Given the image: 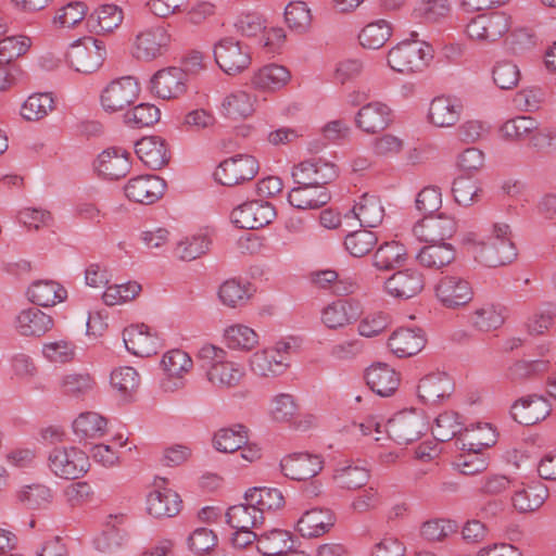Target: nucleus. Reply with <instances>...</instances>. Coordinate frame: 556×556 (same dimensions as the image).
Here are the masks:
<instances>
[{"label":"nucleus","mask_w":556,"mask_h":556,"mask_svg":"<svg viewBox=\"0 0 556 556\" xmlns=\"http://www.w3.org/2000/svg\"><path fill=\"white\" fill-rule=\"evenodd\" d=\"M214 59L229 76L242 74L252 64L250 47L235 37H224L214 45Z\"/></svg>","instance_id":"5"},{"label":"nucleus","mask_w":556,"mask_h":556,"mask_svg":"<svg viewBox=\"0 0 556 556\" xmlns=\"http://www.w3.org/2000/svg\"><path fill=\"white\" fill-rule=\"evenodd\" d=\"M323 459L319 455L309 453H293L280 460V469L285 477L305 481L317 476L323 469Z\"/></svg>","instance_id":"15"},{"label":"nucleus","mask_w":556,"mask_h":556,"mask_svg":"<svg viewBox=\"0 0 556 556\" xmlns=\"http://www.w3.org/2000/svg\"><path fill=\"white\" fill-rule=\"evenodd\" d=\"M250 366L257 376L270 377L282 374L288 364L280 349H264L252 355Z\"/></svg>","instance_id":"36"},{"label":"nucleus","mask_w":556,"mask_h":556,"mask_svg":"<svg viewBox=\"0 0 556 556\" xmlns=\"http://www.w3.org/2000/svg\"><path fill=\"white\" fill-rule=\"evenodd\" d=\"M378 242L375 232L361 229L349 233L345 237L344 245L349 253L355 257L368 254Z\"/></svg>","instance_id":"60"},{"label":"nucleus","mask_w":556,"mask_h":556,"mask_svg":"<svg viewBox=\"0 0 556 556\" xmlns=\"http://www.w3.org/2000/svg\"><path fill=\"white\" fill-rule=\"evenodd\" d=\"M27 295L39 306H52L66 298V290L56 281L38 280L30 285Z\"/></svg>","instance_id":"41"},{"label":"nucleus","mask_w":556,"mask_h":556,"mask_svg":"<svg viewBox=\"0 0 556 556\" xmlns=\"http://www.w3.org/2000/svg\"><path fill=\"white\" fill-rule=\"evenodd\" d=\"M290 78L291 75L287 67L269 64L253 73L251 85L258 91L270 92L283 88L289 83Z\"/></svg>","instance_id":"34"},{"label":"nucleus","mask_w":556,"mask_h":556,"mask_svg":"<svg viewBox=\"0 0 556 556\" xmlns=\"http://www.w3.org/2000/svg\"><path fill=\"white\" fill-rule=\"evenodd\" d=\"M464 244L470 245L475 258L486 267L505 266L517 257V249L507 224H495L486 241L480 240L476 232L467 233Z\"/></svg>","instance_id":"1"},{"label":"nucleus","mask_w":556,"mask_h":556,"mask_svg":"<svg viewBox=\"0 0 556 556\" xmlns=\"http://www.w3.org/2000/svg\"><path fill=\"white\" fill-rule=\"evenodd\" d=\"M366 380L369 388L380 396L392 395L400 384L399 374L384 363L370 366L366 371Z\"/></svg>","instance_id":"33"},{"label":"nucleus","mask_w":556,"mask_h":556,"mask_svg":"<svg viewBox=\"0 0 556 556\" xmlns=\"http://www.w3.org/2000/svg\"><path fill=\"white\" fill-rule=\"evenodd\" d=\"M406 251L396 241L384 242L375 252L372 265L379 270H390L404 263Z\"/></svg>","instance_id":"51"},{"label":"nucleus","mask_w":556,"mask_h":556,"mask_svg":"<svg viewBox=\"0 0 556 556\" xmlns=\"http://www.w3.org/2000/svg\"><path fill=\"white\" fill-rule=\"evenodd\" d=\"M420 249L416 255L418 263L430 269H442L454 262L456 251L451 243L446 242H429Z\"/></svg>","instance_id":"37"},{"label":"nucleus","mask_w":556,"mask_h":556,"mask_svg":"<svg viewBox=\"0 0 556 556\" xmlns=\"http://www.w3.org/2000/svg\"><path fill=\"white\" fill-rule=\"evenodd\" d=\"M457 229L453 217L445 214L427 215L413 228L414 236L425 242H444L450 239Z\"/></svg>","instance_id":"14"},{"label":"nucleus","mask_w":556,"mask_h":556,"mask_svg":"<svg viewBox=\"0 0 556 556\" xmlns=\"http://www.w3.org/2000/svg\"><path fill=\"white\" fill-rule=\"evenodd\" d=\"M248 442L247 429L242 425L218 430L213 439L214 446L223 453H233Z\"/></svg>","instance_id":"52"},{"label":"nucleus","mask_w":556,"mask_h":556,"mask_svg":"<svg viewBox=\"0 0 556 556\" xmlns=\"http://www.w3.org/2000/svg\"><path fill=\"white\" fill-rule=\"evenodd\" d=\"M464 112L463 101L454 96H438L429 104L428 121L435 127L450 128L455 126Z\"/></svg>","instance_id":"16"},{"label":"nucleus","mask_w":556,"mask_h":556,"mask_svg":"<svg viewBox=\"0 0 556 556\" xmlns=\"http://www.w3.org/2000/svg\"><path fill=\"white\" fill-rule=\"evenodd\" d=\"M51 471L63 479H78L89 469V457L75 446L55 447L49 454Z\"/></svg>","instance_id":"7"},{"label":"nucleus","mask_w":556,"mask_h":556,"mask_svg":"<svg viewBox=\"0 0 556 556\" xmlns=\"http://www.w3.org/2000/svg\"><path fill=\"white\" fill-rule=\"evenodd\" d=\"M105 55L103 42L92 37L72 45L66 53L70 66L84 74L96 72L102 65Z\"/></svg>","instance_id":"8"},{"label":"nucleus","mask_w":556,"mask_h":556,"mask_svg":"<svg viewBox=\"0 0 556 556\" xmlns=\"http://www.w3.org/2000/svg\"><path fill=\"white\" fill-rule=\"evenodd\" d=\"M353 215L363 227H377L384 217V208L375 195L364 194L352 208Z\"/></svg>","instance_id":"45"},{"label":"nucleus","mask_w":556,"mask_h":556,"mask_svg":"<svg viewBox=\"0 0 556 556\" xmlns=\"http://www.w3.org/2000/svg\"><path fill=\"white\" fill-rule=\"evenodd\" d=\"M459 441L463 450L480 454L482 450L495 443V432L491 425L478 424L475 427L465 428Z\"/></svg>","instance_id":"42"},{"label":"nucleus","mask_w":556,"mask_h":556,"mask_svg":"<svg viewBox=\"0 0 556 556\" xmlns=\"http://www.w3.org/2000/svg\"><path fill=\"white\" fill-rule=\"evenodd\" d=\"M410 37L390 49L387 58L388 65L404 75L422 72L432 59L430 46L425 41L417 40L415 31L410 34Z\"/></svg>","instance_id":"2"},{"label":"nucleus","mask_w":556,"mask_h":556,"mask_svg":"<svg viewBox=\"0 0 556 556\" xmlns=\"http://www.w3.org/2000/svg\"><path fill=\"white\" fill-rule=\"evenodd\" d=\"M225 340L229 349L250 351L258 343L256 332L244 325H233L225 330Z\"/></svg>","instance_id":"54"},{"label":"nucleus","mask_w":556,"mask_h":556,"mask_svg":"<svg viewBox=\"0 0 556 556\" xmlns=\"http://www.w3.org/2000/svg\"><path fill=\"white\" fill-rule=\"evenodd\" d=\"M129 153L119 148H110L98 157V172L108 179H121L130 170Z\"/></svg>","instance_id":"31"},{"label":"nucleus","mask_w":556,"mask_h":556,"mask_svg":"<svg viewBox=\"0 0 556 556\" xmlns=\"http://www.w3.org/2000/svg\"><path fill=\"white\" fill-rule=\"evenodd\" d=\"M199 356L210 361L206 377L216 388H235L244 376V368L240 364L224 359L225 352L222 349L205 345L200 350Z\"/></svg>","instance_id":"3"},{"label":"nucleus","mask_w":556,"mask_h":556,"mask_svg":"<svg viewBox=\"0 0 556 556\" xmlns=\"http://www.w3.org/2000/svg\"><path fill=\"white\" fill-rule=\"evenodd\" d=\"M547 496V488L538 482L516 490L511 503L519 513H531L539 509Z\"/></svg>","instance_id":"40"},{"label":"nucleus","mask_w":556,"mask_h":556,"mask_svg":"<svg viewBox=\"0 0 556 556\" xmlns=\"http://www.w3.org/2000/svg\"><path fill=\"white\" fill-rule=\"evenodd\" d=\"M431 431L435 440L446 442L457 434L462 437L464 428L457 413L444 412L435 418Z\"/></svg>","instance_id":"55"},{"label":"nucleus","mask_w":556,"mask_h":556,"mask_svg":"<svg viewBox=\"0 0 556 556\" xmlns=\"http://www.w3.org/2000/svg\"><path fill=\"white\" fill-rule=\"evenodd\" d=\"M161 116L160 110L150 103H141L125 114V122L129 126L142 128L154 125Z\"/></svg>","instance_id":"62"},{"label":"nucleus","mask_w":556,"mask_h":556,"mask_svg":"<svg viewBox=\"0 0 556 556\" xmlns=\"http://www.w3.org/2000/svg\"><path fill=\"white\" fill-rule=\"evenodd\" d=\"M392 36V26L386 20L367 24L358 35L359 43L366 49L382 48Z\"/></svg>","instance_id":"50"},{"label":"nucleus","mask_w":556,"mask_h":556,"mask_svg":"<svg viewBox=\"0 0 556 556\" xmlns=\"http://www.w3.org/2000/svg\"><path fill=\"white\" fill-rule=\"evenodd\" d=\"M333 479L340 488L355 490L364 486L369 480V471L362 466L348 465L337 468Z\"/></svg>","instance_id":"58"},{"label":"nucleus","mask_w":556,"mask_h":556,"mask_svg":"<svg viewBox=\"0 0 556 556\" xmlns=\"http://www.w3.org/2000/svg\"><path fill=\"white\" fill-rule=\"evenodd\" d=\"M426 345V336L419 328H399L388 340L390 351L397 357H410Z\"/></svg>","instance_id":"25"},{"label":"nucleus","mask_w":556,"mask_h":556,"mask_svg":"<svg viewBox=\"0 0 556 556\" xmlns=\"http://www.w3.org/2000/svg\"><path fill=\"white\" fill-rule=\"evenodd\" d=\"M437 300L446 308L466 306L473 299L470 282L458 275H444L434 285Z\"/></svg>","instance_id":"10"},{"label":"nucleus","mask_w":556,"mask_h":556,"mask_svg":"<svg viewBox=\"0 0 556 556\" xmlns=\"http://www.w3.org/2000/svg\"><path fill=\"white\" fill-rule=\"evenodd\" d=\"M26 36H10L0 40V65H9L18 56L25 54L30 47Z\"/></svg>","instance_id":"61"},{"label":"nucleus","mask_w":556,"mask_h":556,"mask_svg":"<svg viewBox=\"0 0 556 556\" xmlns=\"http://www.w3.org/2000/svg\"><path fill=\"white\" fill-rule=\"evenodd\" d=\"M152 92L164 100L176 99L187 90V74L180 67H167L151 78Z\"/></svg>","instance_id":"18"},{"label":"nucleus","mask_w":556,"mask_h":556,"mask_svg":"<svg viewBox=\"0 0 556 556\" xmlns=\"http://www.w3.org/2000/svg\"><path fill=\"white\" fill-rule=\"evenodd\" d=\"M87 15V5L84 2H71L58 11L53 17V25L59 28H73Z\"/></svg>","instance_id":"64"},{"label":"nucleus","mask_w":556,"mask_h":556,"mask_svg":"<svg viewBox=\"0 0 556 556\" xmlns=\"http://www.w3.org/2000/svg\"><path fill=\"white\" fill-rule=\"evenodd\" d=\"M505 321V307L494 301H477L470 314L471 325L480 331L498 329Z\"/></svg>","instance_id":"27"},{"label":"nucleus","mask_w":556,"mask_h":556,"mask_svg":"<svg viewBox=\"0 0 556 556\" xmlns=\"http://www.w3.org/2000/svg\"><path fill=\"white\" fill-rule=\"evenodd\" d=\"M123 18V11L117 5L103 4L87 17V24L96 31L112 33L122 24Z\"/></svg>","instance_id":"46"},{"label":"nucleus","mask_w":556,"mask_h":556,"mask_svg":"<svg viewBox=\"0 0 556 556\" xmlns=\"http://www.w3.org/2000/svg\"><path fill=\"white\" fill-rule=\"evenodd\" d=\"M165 187V181L162 178L154 175H141L131 178L124 190L130 201L152 204L164 194Z\"/></svg>","instance_id":"21"},{"label":"nucleus","mask_w":556,"mask_h":556,"mask_svg":"<svg viewBox=\"0 0 556 556\" xmlns=\"http://www.w3.org/2000/svg\"><path fill=\"white\" fill-rule=\"evenodd\" d=\"M227 522L235 530L257 529L264 521V516L252 503L231 506L226 514Z\"/></svg>","instance_id":"44"},{"label":"nucleus","mask_w":556,"mask_h":556,"mask_svg":"<svg viewBox=\"0 0 556 556\" xmlns=\"http://www.w3.org/2000/svg\"><path fill=\"white\" fill-rule=\"evenodd\" d=\"M135 152L140 161L152 169H161L169 161L166 142L159 136L143 137L137 141Z\"/></svg>","instance_id":"29"},{"label":"nucleus","mask_w":556,"mask_h":556,"mask_svg":"<svg viewBox=\"0 0 556 556\" xmlns=\"http://www.w3.org/2000/svg\"><path fill=\"white\" fill-rule=\"evenodd\" d=\"M256 99L250 92L237 89L227 93L220 103V114L231 121H240L254 112Z\"/></svg>","instance_id":"32"},{"label":"nucleus","mask_w":556,"mask_h":556,"mask_svg":"<svg viewBox=\"0 0 556 556\" xmlns=\"http://www.w3.org/2000/svg\"><path fill=\"white\" fill-rule=\"evenodd\" d=\"M166 484L165 478H156L153 490L147 496V511L154 518H173L182 508L180 495Z\"/></svg>","instance_id":"11"},{"label":"nucleus","mask_w":556,"mask_h":556,"mask_svg":"<svg viewBox=\"0 0 556 556\" xmlns=\"http://www.w3.org/2000/svg\"><path fill=\"white\" fill-rule=\"evenodd\" d=\"M162 365L168 378L163 382L165 391H174L182 386V377L192 368L191 357L182 350H170L164 354Z\"/></svg>","instance_id":"28"},{"label":"nucleus","mask_w":556,"mask_h":556,"mask_svg":"<svg viewBox=\"0 0 556 556\" xmlns=\"http://www.w3.org/2000/svg\"><path fill=\"white\" fill-rule=\"evenodd\" d=\"M391 109L380 101L363 105L355 115V125L362 131L372 135L384 130L392 122Z\"/></svg>","instance_id":"22"},{"label":"nucleus","mask_w":556,"mask_h":556,"mask_svg":"<svg viewBox=\"0 0 556 556\" xmlns=\"http://www.w3.org/2000/svg\"><path fill=\"white\" fill-rule=\"evenodd\" d=\"M288 201L299 210H316L330 201V194L321 186L296 185L289 192Z\"/></svg>","instance_id":"35"},{"label":"nucleus","mask_w":556,"mask_h":556,"mask_svg":"<svg viewBox=\"0 0 556 556\" xmlns=\"http://www.w3.org/2000/svg\"><path fill=\"white\" fill-rule=\"evenodd\" d=\"M73 430L80 440L98 439L106 431V419L94 412L81 413L74 420Z\"/></svg>","instance_id":"48"},{"label":"nucleus","mask_w":556,"mask_h":556,"mask_svg":"<svg viewBox=\"0 0 556 556\" xmlns=\"http://www.w3.org/2000/svg\"><path fill=\"white\" fill-rule=\"evenodd\" d=\"M285 17L289 27L299 33L307 30L312 23L311 11L303 1L290 2L286 8Z\"/></svg>","instance_id":"63"},{"label":"nucleus","mask_w":556,"mask_h":556,"mask_svg":"<svg viewBox=\"0 0 556 556\" xmlns=\"http://www.w3.org/2000/svg\"><path fill=\"white\" fill-rule=\"evenodd\" d=\"M334 525V517L328 509L314 508L303 514L296 529L304 538H317L325 534Z\"/></svg>","instance_id":"38"},{"label":"nucleus","mask_w":556,"mask_h":556,"mask_svg":"<svg viewBox=\"0 0 556 556\" xmlns=\"http://www.w3.org/2000/svg\"><path fill=\"white\" fill-rule=\"evenodd\" d=\"M510 27V15L496 11L475 16L466 25L465 31L469 39L479 45H491L502 39Z\"/></svg>","instance_id":"4"},{"label":"nucleus","mask_w":556,"mask_h":556,"mask_svg":"<svg viewBox=\"0 0 556 556\" xmlns=\"http://www.w3.org/2000/svg\"><path fill=\"white\" fill-rule=\"evenodd\" d=\"M60 388L65 395L81 397L92 391L94 380L87 372H72L61 379Z\"/></svg>","instance_id":"59"},{"label":"nucleus","mask_w":556,"mask_h":556,"mask_svg":"<svg viewBox=\"0 0 556 556\" xmlns=\"http://www.w3.org/2000/svg\"><path fill=\"white\" fill-rule=\"evenodd\" d=\"M552 412L549 402L536 394L517 400L511 406V415L520 425L532 426L544 420Z\"/></svg>","instance_id":"23"},{"label":"nucleus","mask_w":556,"mask_h":556,"mask_svg":"<svg viewBox=\"0 0 556 556\" xmlns=\"http://www.w3.org/2000/svg\"><path fill=\"white\" fill-rule=\"evenodd\" d=\"M274 206L264 201L243 203L231 212L232 223L240 229H260L275 217Z\"/></svg>","instance_id":"13"},{"label":"nucleus","mask_w":556,"mask_h":556,"mask_svg":"<svg viewBox=\"0 0 556 556\" xmlns=\"http://www.w3.org/2000/svg\"><path fill=\"white\" fill-rule=\"evenodd\" d=\"M424 275L415 268L399 270L384 281L386 292L400 300L414 298L424 290Z\"/></svg>","instance_id":"17"},{"label":"nucleus","mask_w":556,"mask_h":556,"mask_svg":"<svg viewBox=\"0 0 556 556\" xmlns=\"http://www.w3.org/2000/svg\"><path fill=\"white\" fill-rule=\"evenodd\" d=\"M292 546L291 533L282 529H271L258 535L257 551L264 556H279Z\"/></svg>","instance_id":"43"},{"label":"nucleus","mask_w":556,"mask_h":556,"mask_svg":"<svg viewBox=\"0 0 556 556\" xmlns=\"http://www.w3.org/2000/svg\"><path fill=\"white\" fill-rule=\"evenodd\" d=\"M52 327V317L35 307L22 311L16 317V329L23 336L40 337Z\"/></svg>","instance_id":"39"},{"label":"nucleus","mask_w":556,"mask_h":556,"mask_svg":"<svg viewBox=\"0 0 556 556\" xmlns=\"http://www.w3.org/2000/svg\"><path fill=\"white\" fill-rule=\"evenodd\" d=\"M538 123L530 116H517L506 121L502 127L501 132L503 137L511 141H522L529 139L536 131Z\"/></svg>","instance_id":"53"},{"label":"nucleus","mask_w":556,"mask_h":556,"mask_svg":"<svg viewBox=\"0 0 556 556\" xmlns=\"http://www.w3.org/2000/svg\"><path fill=\"white\" fill-rule=\"evenodd\" d=\"M361 314L362 311L357 301L342 299L324 307L321 321L329 329H339L355 321Z\"/></svg>","instance_id":"26"},{"label":"nucleus","mask_w":556,"mask_h":556,"mask_svg":"<svg viewBox=\"0 0 556 556\" xmlns=\"http://www.w3.org/2000/svg\"><path fill=\"white\" fill-rule=\"evenodd\" d=\"M245 501L252 503L263 516L265 511L277 510L285 505V497L281 491L274 488L250 489L245 493Z\"/></svg>","instance_id":"47"},{"label":"nucleus","mask_w":556,"mask_h":556,"mask_svg":"<svg viewBox=\"0 0 556 556\" xmlns=\"http://www.w3.org/2000/svg\"><path fill=\"white\" fill-rule=\"evenodd\" d=\"M292 177L295 185L325 187L337 177V169L321 160L304 161L294 166Z\"/></svg>","instance_id":"20"},{"label":"nucleus","mask_w":556,"mask_h":556,"mask_svg":"<svg viewBox=\"0 0 556 556\" xmlns=\"http://www.w3.org/2000/svg\"><path fill=\"white\" fill-rule=\"evenodd\" d=\"M258 161L249 154H238L224 160L215 169L214 177L223 186H237L253 179L258 173Z\"/></svg>","instance_id":"9"},{"label":"nucleus","mask_w":556,"mask_h":556,"mask_svg":"<svg viewBox=\"0 0 556 556\" xmlns=\"http://www.w3.org/2000/svg\"><path fill=\"white\" fill-rule=\"evenodd\" d=\"M454 391L452 378L441 371L431 372L420 379L417 387L418 397L426 404H438Z\"/></svg>","instance_id":"24"},{"label":"nucleus","mask_w":556,"mask_h":556,"mask_svg":"<svg viewBox=\"0 0 556 556\" xmlns=\"http://www.w3.org/2000/svg\"><path fill=\"white\" fill-rule=\"evenodd\" d=\"M138 81L131 76L112 80L101 93V105L104 111L114 113L131 105L139 97Z\"/></svg>","instance_id":"12"},{"label":"nucleus","mask_w":556,"mask_h":556,"mask_svg":"<svg viewBox=\"0 0 556 556\" xmlns=\"http://www.w3.org/2000/svg\"><path fill=\"white\" fill-rule=\"evenodd\" d=\"M428 430V421L421 412L416 409L400 412L387 424V432L397 444H409L417 441Z\"/></svg>","instance_id":"6"},{"label":"nucleus","mask_w":556,"mask_h":556,"mask_svg":"<svg viewBox=\"0 0 556 556\" xmlns=\"http://www.w3.org/2000/svg\"><path fill=\"white\" fill-rule=\"evenodd\" d=\"M123 339L127 351L136 356L149 357L156 353V338L143 324L127 327L123 332Z\"/></svg>","instance_id":"30"},{"label":"nucleus","mask_w":556,"mask_h":556,"mask_svg":"<svg viewBox=\"0 0 556 556\" xmlns=\"http://www.w3.org/2000/svg\"><path fill=\"white\" fill-rule=\"evenodd\" d=\"M168 42L169 35L164 27L147 28L136 36L132 54L138 60L151 61L166 51Z\"/></svg>","instance_id":"19"},{"label":"nucleus","mask_w":556,"mask_h":556,"mask_svg":"<svg viewBox=\"0 0 556 556\" xmlns=\"http://www.w3.org/2000/svg\"><path fill=\"white\" fill-rule=\"evenodd\" d=\"M252 296L249 283L237 279H228L223 282L218 290V298L228 307L237 308L244 306Z\"/></svg>","instance_id":"49"},{"label":"nucleus","mask_w":556,"mask_h":556,"mask_svg":"<svg viewBox=\"0 0 556 556\" xmlns=\"http://www.w3.org/2000/svg\"><path fill=\"white\" fill-rule=\"evenodd\" d=\"M16 497L26 508L40 509L46 508L52 502V492L43 484H31L23 486Z\"/></svg>","instance_id":"56"},{"label":"nucleus","mask_w":556,"mask_h":556,"mask_svg":"<svg viewBox=\"0 0 556 556\" xmlns=\"http://www.w3.org/2000/svg\"><path fill=\"white\" fill-rule=\"evenodd\" d=\"M54 108L51 93H35L22 105L21 114L27 121H39L47 116Z\"/></svg>","instance_id":"57"}]
</instances>
